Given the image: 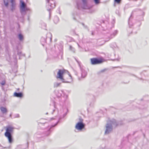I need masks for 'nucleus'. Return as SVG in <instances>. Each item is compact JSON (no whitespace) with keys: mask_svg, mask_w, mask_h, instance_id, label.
Instances as JSON below:
<instances>
[{"mask_svg":"<svg viewBox=\"0 0 149 149\" xmlns=\"http://www.w3.org/2000/svg\"><path fill=\"white\" fill-rule=\"evenodd\" d=\"M122 124L116 122L115 120L112 119L107 122L106 125V129L105 132V134H108L112 130L113 126L116 127L117 125H122Z\"/></svg>","mask_w":149,"mask_h":149,"instance_id":"obj_1","label":"nucleus"},{"mask_svg":"<svg viewBox=\"0 0 149 149\" xmlns=\"http://www.w3.org/2000/svg\"><path fill=\"white\" fill-rule=\"evenodd\" d=\"M15 128L11 126H9L7 127L6 132L4 134L5 136L8 139L9 143H11L13 142L12 134L13 133Z\"/></svg>","mask_w":149,"mask_h":149,"instance_id":"obj_2","label":"nucleus"},{"mask_svg":"<svg viewBox=\"0 0 149 149\" xmlns=\"http://www.w3.org/2000/svg\"><path fill=\"white\" fill-rule=\"evenodd\" d=\"M58 70L56 76V79H59L63 83H69V82L68 81H66L63 77V75L64 74L67 73L69 77H70L71 78H72V77L69 72L64 69H59Z\"/></svg>","mask_w":149,"mask_h":149,"instance_id":"obj_3","label":"nucleus"},{"mask_svg":"<svg viewBox=\"0 0 149 149\" xmlns=\"http://www.w3.org/2000/svg\"><path fill=\"white\" fill-rule=\"evenodd\" d=\"M55 93L56 96L60 97L62 96L61 98V102L62 103H64L67 101L68 96L64 93L63 91L62 90H58L55 91Z\"/></svg>","mask_w":149,"mask_h":149,"instance_id":"obj_4","label":"nucleus"},{"mask_svg":"<svg viewBox=\"0 0 149 149\" xmlns=\"http://www.w3.org/2000/svg\"><path fill=\"white\" fill-rule=\"evenodd\" d=\"M20 12L22 15V17H23L26 14V11L28 10L29 9L26 7V4L23 1L20 0Z\"/></svg>","mask_w":149,"mask_h":149,"instance_id":"obj_5","label":"nucleus"},{"mask_svg":"<svg viewBox=\"0 0 149 149\" xmlns=\"http://www.w3.org/2000/svg\"><path fill=\"white\" fill-rule=\"evenodd\" d=\"M83 4L81 5V3L79 2L77 3V8L78 9H80L81 8L83 9H88L91 8V6H89L87 3L86 0H82Z\"/></svg>","mask_w":149,"mask_h":149,"instance_id":"obj_6","label":"nucleus"},{"mask_svg":"<svg viewBox=\"0 0 149 149\" xmlns=\"http://www.w3.org/2000/svg\"><path fill=\"white\" fill-rule=\"evenodd\" d=\"M83 120L81 118H79V121L77 123L75 126V128L79 130H81L84 128L85 124L83 122Z\"/></svg>","mask_w":149,"mask_h":149,"instance_id":"obj_7","label":"nucleus"},{"mask_svg":"<svg viewBox=\"0 0 149 149\" xmlns=\"http://www.w3.org/2000/svg\"><path fill=\"white\" fill-rule=\"evenodd\" d=\"M46 1L48 4V6H49L50 7V8H49L48 9H47L49 11L51 8H53L55 7V4L54 1L53 0H46Z\"/></svg>","mask_w":149,"mask_h":149,"instance_id":"obj_8","label":"nucleus"},{"mask_svg":"<svg viewBox=\"0 0 149 149\" xmlns=\"http://www.w3.org/2000/svg\"><path fill=\"white\" fill-rule=\"evenodd\" d=\"M76 61L78 63L80 67L81 71V76L83 78H84L86 77L87 74V72L84 68L81 67L80 65V63L76 59Z\"/></svg>","mask_w":149,"mask_h":149,"instance_id":"obj_9","label":"nucleus"},{"mask_svg":"<svg viewBox=\"0 0 149 149\" xmlns=\"http://www.w3.org/2000/svg\"><path fill=\"white\" fill-rule=\"evenodd\" d=\"M91 63L92 65L100 64L102 62V61L101 59H99L95 58H91Z\"/></svg>","mask_w":149,"mask_h":149,"instance_id":"obj_10","label":"nucleus"},{"mask_svg":"<svg viewBox=\"0 0 149 149\" xmlns=\"http://www.w3.org/2000/svg\"><path fill=\"white\" fill-rule=\"evenodd\" d=\"M59 119H58V120L56 122V123L53 125H52L50 126H49L48 127H47V132H46V134L47 136L48 135L51 133L52 130H51V129L52 128L54 127L55 126H56L58 124V123L59 122Z\"/></svg>","mask_w":149,"mask_h":149,"instance_id":"obj_11","label":"nucleus"},{"mask_svg":"<svg viewBox=\"0 0 149 149\" xmlns=\"http://www.w3.org/2000/svg\"><path fill=\"white\" fill-rule=\"evenodd\" d=\"M52 34L51 33H47L46 36L45 38L47 44H49L51 43L52 39Z\"/></svg>","mask_w":149,"mask_h":149,"instance_id":"obj_12","label":"nucleus"},{"mask_svg":"<svg viewBox=\"0 0 149 149\" xmlns=\"http://www.w3.org/2000/svg\"><path fill=\"white\" fill-rule=\"evenodd\" d=\"M11 10L13 11L15 10L16 6V3L15 0H10Z\"/></svg>","mask_w":149,"mask_h":149,"instance_id":"obj_13","label":"nucleus"},{"mask_svg":"<svg viewBox=\"0 0 149 149\" xmlns=\"http://www.w3.org/2000/svg\"><path fill=\"white\" fill-rule=\"evenodd\" d=\"M57 106L55 104H54V109L53 110L52 114H54L56 116H57L58 114V108H57Z\"/></svg>","mask_w":149,"mask_h":149,"instance_id":"obj_14","label":"nucleus"},{"mask_svg":"<svg viewBox=\"0 0 149 149\" xmlns=\"http://www.w3.org/2000/svg\"><path fill=\"white\" fill-rule=\"evenodd\" d=\"M0 109L3 114L5 115L8 112V110L6 107H0Z\"/></svg>","mask_w":149,"mask_h":149,"instance_id":"obj_15","label":"nucleus"},{"mask_svg":"<svg viewBox=\"0 0 149 149\" xmlns=\"http://www.w3.org/2000/svg\"><path fill=\"white\" fill-rule=\"evenodd\" d=\"M40 42L42 45L43 46H44L45 43H47L45 38L44 37H42L41 38Z\"/></svg>","mask_w":149,"mask_h":149,"instance_id":"obj_16","label":"nucleus"},{"mask_svg":"<svg viewBox=\"0 0 149 149\" xmlns=\"http://www.w3.org/2000/svg\"><path fill=\"white\" fill-rule=\"evenodd\" d=\"M14 95L17 97H21L23 95L21 93L15 92L14 94Z\"/></svg>","mask_w":149,"mask_h":149,"instance_id":"obj_17","label":"nucleus"},{"mask_svg":"<svg viewBox=\"0 0 149 149\" xmlns=\"http://www.w3.org/2000/svg\"><path fill=\"white\" fill-rule=\"evenodd\" d=\"M18 38L20 41H22L24 40V36L21 33H19L18 35Z\"/></svg>","mask_w":149,"mask_h":149,"instance_id":"obj_18","label":"nucleus"},{"mask_svg":"<svg viewBox=\"0 0 149 149\" xmlns=\"http://www.w3.org/2000/svg\"><path fill=\"white\" fill-rule=\"evenodd\" d=\"M59 21V19L58 17L56 16H55L54 17V21L55 24L57 23Z\"/></svg>","mask_w":149,"mask_h":149,"instance_id":"obj_19","label":"nucleus"},{"mask_svg":"<svg viewBox=\"0 0 149 149\" xmlns=\"http://www.w3.org/2000/svg\"><path fill=\"white\" fill-rule=\"evenodd\" d=\"M40 25L41 26V27L42 28L45 29V28H46V25L45 23L43 22H41L40 23Z\"/></svg>","mask_w":149,"mask_h":149,"instance_id":"obj_20","label":"nucleus"},{"mask_svg":"<svg viewBox=\"0 0 149 149\" xmlns=\"http://www.w3.org/2000/svg\"><path fill=\"white\" fill-rule=\"evenodd\" d=\"M61 84V83L55 82L54 83V87L56 88L59 86Z\"/></svg>","mask_w":149,"mask_h":149,"instance_id":"obj_21","label":"nucleus"},{"mask_svg":"<svg viewBox=\"0 0 149 149\" xmlns=\"http://www.w3.org/2000/svg\"><path fill=\"white\" fill-rule=\"evenodd\" d=\"M117 33V31L115 30L114 31L113 34H111V35L110 38H112L114 37Z\"/></svg>","mask_w":149,"mask_h":149,"instance_id":"obj_22","label":"nucleus"},{"mask_svg":"<svg viewBox=\"0 0 149 149\" xmlns=\"http://www.w3.org/2000/svg\"><path fill=\"white\" fill-rule=\"evenodd\" d=\"M17 54L20 56H24V55L22 54V52L20 51H18ZM20 57H19V59H20Z\"/></svg>","mask_w":149,"mask_h":149,"instance_id":"obj_23","label":"nucleus"},{"mask_svg":"<svg viewBox=\"0 0 149 149\" xmlns=\"http://www.w3.org/2000/svg\"><path fill=\"white\" fill-rule=\"evenodd\" d=\"M70 50H71L73 52H74V53L75 52V49L74 48L72 47V46H70Z\"/></svg>","mask_w":149,"mask_h":149,"instance_id":"obj_24","label":"nucleus"},{"mask_svg":"<svg viewBox=\"0 0 149 149\" xmlns=\"http://www.w3.org/2000/svg\"><path fill=\"white\" fill-rule=\"evenodd\" d=\"M131 17V15L130 17V18L129 19L128 21V24L129 26L130 27H131V26H132V22L130 21V17Z\"/></svg>","mask_w":149,"mask_h":149,"instance_id":"obj_25","label":"nucleus"},{"mask_svg":"<svg viewBox=\"0 0 149 149\" xmlns=\"http://www.w3.org/2000/svg\"><path fill=\"white\" fill-rule=\"evenodd\" d=\"M5 6H7L8 5V0H3Z\"/></svg>","mask_w":149,"mask_h":149,"instance_id":"obj_26","label":"nucleus"},{"mask_svg":"<svg viewBox=\"0 0 149 149\" xmlns=\"http://www.w3.org/2000/svg\"><path fill=\"white\" fill-rule=\"evenodd\" d=\"M139 13L141 14L142 16H143L144 14V13L141 10L139 11Z\"/></svg>","mask_w":149,"mask_h":149,"instance_id":"obj_27","label":"nucleus"},{"mask_svg":"<svg viewBox=\"0 0 149 149\" xmlns=\"http://www.w3.org/2000/svg\"><path fill=\"white\" fill-rule=\"evenodd\" d=\"M121 0H114L115 3H116L118 4H119L121 1Z\"/></svg>","mask_w":149,"mask_h":149,"instance_id":"obj_28","label":"nucleus"},{"mask_svg":"<svg viewBox=\"0 0 149 149\" xmlns=\"http://www.w3.org/2000/svg\"><path fill=\"white\" fill-rule=\"evenodd\" d=\"M94 1L96 4H97L100 3L99 0H94Z\"/></svg>","mask_w":149,"mask_h":149,"instance_id":"obj_29","label":"nucleus"},{"mask_svg":"<svg viewBox=\"0 0 149 149\" xmlns=\"http://www.w3.org/2000/svg\"><path fill=\"white\" fill-rule=\"evenodd\" d=\"M19 114H15L14 115V118H19Z\"/></svg>","mask_w":149,"mask_h":149,"instance_id":"obj_30","label":"nucleus"},{"mask_svg":"<svg viewBox=\"0 0 149 149\" xmlns=\"http://www.w3.org/2000/svg\"><path fill=\"white\" fill-rule=\"evenodd\" d=\"M5 84V81H3L1 82V84L2 85H4Z\"/></svg>","mask_w":149,"mask_h":149,"instance_id":"obj_31","label":"nucleus"},{"mask_svg":"<svg viewBox=\"0 0 149 149\" xmlns=\"http://www.w3.org/2000/svg\"><path fill=\"white\" fill-rule=\"evenodd\" d=\"M82 25L85 27V28H87V26H85L84 24L82 23Z\"/></svg>","mask_w":149,"mask_h":149,"instance_id":"obj_32","label":"nucleus"},{"mask_svg":"<svg viewBox=\"0 0 149 149\" xmlns=\"http://www.w3.org/2000/svg\"><path fill=\"white\" fill-rule=\"evenodd\" d=\"M120 59V58H117V59H115V60H116V61H119Z\"/></svg>","mask_w":149,"mask_h":149,"instance_id":"obj_33","label":"nucleus"},{"mask_svg":"<svg viewBox=\"0 0 149 149\" xmlns=\"http://www.w3.org/2000/svg\"><path fill=\"white\" fill-rule=\"evenodd\" d=\"M77 74H77V72H75V74L76 75H77Z\"/></svg>","mask_w":149,"mask_h":149,"instance_id":"obj_34","label":"nucleus"},{"mask_svg":"<svg viewBox=\"0 0 149 149\" xmlns=\"http://www.w3.org/2000/svg\"><path fill=\"white\" fill-rule=\"evenodd\" d=\"M12 114H10V117H11V116Z\"/></svg>","mask_w":149,"mask_h":149,"instance_id":"obj_35","label":"nucleus"},{"mask_svg":"<svg viewBox=\"0 0 149 149\" xmlns=\"http://www.w3.org/2000/svg\"><path fill=\"white\" fill-rule=\"evenodd\" d=\"M54 119V118H51V120Z\"/></svg>","mask_w":149,"mask_h":149,"instance_id":"obj_36","label":"nucleus"},{"mask_svg":"<svg viewBox=\"0 0 149 149\" xmlns=\"http://www.w3.org/2000/svg\"><path fill=\"white\" fill-rule=\"evenodd\" d=\"M114 6H115V3H114Z\"/></svg>","mask_w":149,"mask_h":149,"instance_id":"obj_37","label":"nucleus"},{"mask_svg":"<svg viewBox=\"0 0 149 149\" xmlns=\"http://www.w3.org/2000/svg\"><path fill=\"white\" fill-rule=\"evenodd\" d=\"M78 46H79V45L78 44Z\"/></svg>","mask_w":149,"mask_h":149,"instance_id":"obj_38","label":"nucleus"},{"mask_svg":"<svg viewBox=\"0 0 149 149\" xmlns=\"http://www.w3.org/2000/svg\"><path fill=\"white\" fill-rule=\"evenodd\" d=\"M73 19H75V18H74V17Z\"/></svg>","mask_w":149,"mask_h":149,"instance_id":"obj_39","label":"nucleus"},{"mask_svg":"<svg viewBox=\"0 0 149 149\" xmlns=\"http://www.w3.org/2000/svg\"><path fill=\"white\" fill-rule=\"evenodd\" d=\"M48 113H46V114H47Z\"/></svg>","mask_w":149,"mask_h":149,"instance_id":"obj_40","label":"nucleus"},{"mask_svg":"<svg viewBox=\"0 0 149 149\" xmlns=\"http://www.w3.org/2000/svg\"><path fill=\"white\" fill-rule=\"evenodd\" d=\"M92 35H93V33H92Z\"/></svg>","mask_w":149,"mask_h":149,"instance_id":"obj_41","label":"nucleus"},{"mask_svg":"<svg viewBox=\"0 0 149 149\" xmlns=\"http://www.w3.org/2000/svg\"><path fill=\"white\" fill-rule=\"evenodd\" d=\"M62 46H61V48H62Z\"/></svg>","mask_w":149,"mask_h":149,"instance_id":"obj_42","label":"nucleus"}]
</instances>
